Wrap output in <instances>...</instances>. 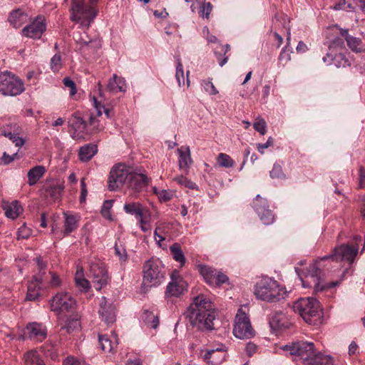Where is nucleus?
Masks as SVG:
<instances>
[{
    "label": "nucleus",
    "instance_id": "7c9ffc66",
    "mask_svg": "<svg viewBox=\"0 0 365 365\" xmlns=\"http://www.w3.org/2000/svg\"><path fill=\"white\" fill-rule=\"evenodd\" d=\"M46 168L43 165H36L28 172V184L30 186L34 185L43 176Z\"/></svg>",
    "mask_w": 365,
    "mask_h": 365
},
{
    "label": "nucleus",
    "instance_id": "58836bf2",
    "mask_svg": "<svg viewBox=\"0 0 365 365\" xmlns=\"http://www.w3.org/2000/svg\"><path fill=\"white\" fill-rule=\"evenodd\" d=\"M24 365H46L43 360L35 350H31L24 355Z\"/></svg>",
    "mask_w": 365,
    "mask_h": 365
},
{
    "label": "nucleus",
    "instance_id": "8fccbe9b",
    "mask_svg": "<svg viewBox=\"0 0 365 365\" xmlns=\"http://www.w3.org/2000/svg\"><path fill=\"white\" fill-rule=\"evenodd\" d=\"M255 130L259 132L261 135H264L267 132V123L262 118L256 119L253 124Z\"/></svg>",
    "mask_w": 365,
    "mask_h": 365
},
{
    "label": "nucleus",
    "instance_id": "ea45409f",
    "mask_svg": "<svg viewBox=\"0 0 365 365\" xmlns=\"http://www.w3.org/2000/svg\"><path fill=\"white\" fill-rule=\"evenodd\" d=\"M287 44L285 47L282 50L279 56V61L282 63V65H285L287 62H289L291 60V51L288 49V48L290 46V41H291V32H290V27L288 26L287 28Z\"/></svg>",
    "mask_w": 365,
    "mask_h": 365
},
{
    "label": "nucleus",
    "instance_id": "4468645a",
    "mask_svg": "<svg viewBox=\"0 0 365 365\" xmlns=\"http://www.w3.org/2000/svg\"><path fill=\"white\" fill-rule=\"evenodd\" d=\"M39 272L35 275L33 279L29 282L28 285V291L26 297V299L29 301H34L40 296L41 285L43 282V278L45 275V269L46 264L43 262L41 257L36 258Z\"/></svg>",
    "mask_w": 365,
    "mask_h": 365
},
{
    "label": "nucleus",
    "instance_id": "c9c22d12",
    "mask_svg": "<svg viewBox=\"0 0 365 365\" xmlns=\"http://www.w3.org/2000/svg\"><path fill=\"white\" fill-rule=\"evenodd\" d=\"M4 210H5L6 216L11 219H16L22 212V207L16 200L6 204L4 206Z\"/></svg>",
    "mask_w": 365,
    "mask_h": 365
},
{
    "label": "nucleus",
    "instance_id": "37998d69",
    "mask_svg": "<svg viewBox=\"0 0 365 365\" xmlns=\"http://www.w3.org/2000/svg\"><path fill=\"white\" fill-rule=\"evenodd\" d=\"M170 250L174 259L179 262L180 263V266L182 267L185 263V257L180 246L178 244L175 243L170 247Z\"/></svg>",
    "mask_w": 365,
    "mask_h": 365
},
{
    "label": "nucleus",
    "instance_id": "b1692460",
    "mask_svg": "<svg viewBox=\"0 0 365 365\" xmlns=\"http://www.w3.org/2000/svg\"><path fill=\"white\" fill-rule=\"evenodd\" d=\"M215 309H211L210 312H200V320L203 324V326H200L195 324L192 320H190V324L195 327L199 330H212L213 329V321L215 319Z\"/></svg>",
    "mask_w": 365,
    "mask_h": 365
},
{
    "label": "nucleus",
    "instance_id": "a211bd4d",
    "mask_svg": "<svg viewBox=\"0 0 365 365\" xmlns=\"http://www.w3.org/2000/svg\"><path fill=\"white\" fill-rule=\"evenodd\" d=\"M253 207L263 224L269 225L274 222V216L272 212L268 208L266 199L257 195L253 200Z\"/></svg>",
    "mask_w": 365,
    "mask_h": 365
},
{
    "label": "nucleus",
    "instance_id": "338daca9",
    "mask_svg": "<svg viewBox=\"0 0 365 365\" xmlns=\"http://www.w3.org/2000/svg\"><path fill=\"white\" fill-rule=\"evenodd\" d=\"M81 193L80 197V202H83L86 200V197L87 195V190H86V185L85 182V179L83 178L81 180Z\"/></svg>",
    "mask_w": 365,
    "mask_h": 365
},
{
    "label": "nucleus",
    "instance_id": "f704fd0d",
    "mask_svg": "<svg viewBox=\"0 0 365 365\" xmlns=\"http://www.w3.org/2000/svg\"><path fill=\"white\" fill-rule=\"evenodd\" d=\"M63 215L65 217L64 234L68 235L78 227L79 218L76 215H69L67 212H64Z\"/></svg>",
    "mask_w": 365,
    "mask_h": 365
},
{
    "label": "nucleus",
    "instance_id": "bf43d9fd",
    "mask_svg": "<svg viewBox=\"0 0 365 365\" xmlns=\"http://www.w3.org/2000/svg\"><path fill=\"white\" fill-rule=\"evenodd\" d=\"M63 81L64 86L70 88L71 96L75 95L76 93V87L74 81L71 80L69 77L65 78Z\"/></svg>",
    "mask_w": 365,
    "mask_h": 365
},
{
    "label": "nucleus",
    "instance_id": "20e7f679",
    "mask_svg": "<svg viewBox=\"0 0 365 365\" xmlns=\"http://www.w3.org/2000/svg\"><path fill=\"white\" fill-rule=\"evenodd\" d=\"M163 267L157 259H150L143 266L142 289L144 292L148 288L158 286L164 279Z\"/></svg>",
    "mask_w": 365,
    "mask_h": 365
},
{
    "label": "nucleus",
    "instance_id": "a19ab883",
    "mask_svg": "<svg viewBox=\"0 0 365 365\" xmlns=\"http://www.w3.org/2000/svg\"><path fill=\"white\" fill-rule=\"evenodd\" d=\"M143 319L145 324L154 329L159 325V317L152 312L145 311L143 315Z\"/></svg>",
    "mask_w": 365,
    "mask_h": 365
},
{
    "label": "nucleus",
    "instance_id": "dca6fc26",
    "mask_svg": "<svg viewBox=\"0 0 365 365\" xmlns=\"http://www.w3.org/2000/svg\"><path fill=\"white\" fill-rule=\"evenodd\" d=\"M187 282L181 277L180 272L175 269L170 274V281L167 286L165 296L178 297L187 290Z\"/></svg>",
    "mask_w": 365,
    "mask_h": 365
},
{
    "label": "nucleus",
    "instance_id": "5701e85b",
    "mask_svg": "<svg viewBox=\"0 0 365 365\" xmlns=\"http://www.w3.org/2000/svg\"><path fill=\"white\" fill-rule=\"evenodd\" d=\"M31 19L29 14L22 9L13 10L9 16V22L14 28H19Z\"/></svg>",
    "mask_w": 365,
    "mask_h": 365
},
{
    "label": "nucleus",
    "instance_id": "4d7b16f0",
    "mask_svg": "<svg viewBox=\"0 0 365 365\" xmlns=\"http://www.w3.org/2000/svg\"><path fill=\"white\" fill-rule=\"evenodd\" d=\"M202 85L205 91L210 95H216L218 93V91L210 81H203Z\"/></svg>",
    "mask_w": 365,
    "mask_h": 365
},
{
    "label": "nucleus",
    "instance_id": "2eb2a0df",
    "mask_svg": "<svg viewBox=\"0 0 365 365\" xmlns=\"http://www.w3.org/2000/svg\"><path fill=\"white\" fill-rule=\"evenodd\" d=\"M71 138L77 141L87 139L88 128L87 121L77 113L71 115L68 120Z\"/></svg>",
    "mask_w": 365,
    "mask_h": 365
},
{
    "label": "nucleus",
    "instance_id": "1a4fd4ad",
    "mask_svg": "<svg viewBox=\"0 0 365 365\" xmlns=\"http://www.w3.org/2000/svg\"><path fill=\"white\" fill-rule=\"evenodd\" d=\"M132 168L123 163L115 165L108 177V189L115 191L127 185Z\"/></svg>",
    "mask_w": 365,
    "mask_h": 365
},
{
    "label": "nucleus",
    "instance_id": "c03bdc74",
    "mask_svg": "<svg viewBox=\"0 0 365 365\" xmlns=\"http://www.w3.org/2000/svg\"><path fill=\"white\" fill-rule=\"evenodd\" d=\"M59 324L61 326V329L66 333H71L80 327V322L73 319H68L64 324L60 322Z\"/></svg>",
    "mask_w": 365,
    "mask_h": 365
},
{
    "label": "nucleus",
    "instance_id": "0e129e2a",
    "mask_svg": "<svg viewBox=\"0 0 365 365\" xmlns=\"http://www.w3.org/2000/svg\"><path fill=\"white\" fill-rule=\"evenodd\" d=\"M273 143H274V140H273V138L269 137L267 142L265 143H259L257 145V150L258 151L261 153V154H264V150L266 149V148H268L269 147L273 145Z\"/></svg>",
    "mask_w": 365,
    "mask_h": 365
},
{
    "label": "nucleus",
    "instance_id": "680f3d73",
    "mask_svg": "<svg viewBox=\"0 0 365 365\" xmlns=\"http://www.w3.org/2000/svg\"><path fill=\"white\" fill-rule=\"evenodd\" d=\"M224 351L222 348H217L216 349H209L206 351V353L204 355V359L207 361V363H210L212 364H214L215 363V361H211V358L212 357V355L215 354L217 351Z\"/></svg>",
    "mask_w": 365,
    "mask_h": 365
},
{
    "label": "nucleus",
    "instance_id": "c756f323",
    "mask_svg": "<svg viewBox=\"0 0 365 365\" xmlns=\"http://www.w3.org/2000/svg\"><path fill=\"white\" fill-rule=\"evenodd\" d=\"M98 152L96 144L88 143L80 148L79 159L83 162L89 161Z\"/></svg>",
    "mask_w": 365,
    "mask_h": 365
},
{
    "label": "nucleus",
    "instance_id": "412c9836",
    "mask_svg": "<svg viewBox=\"0 0 365 365\" xmlns=\"http://www.w3.org/2000/svg\"><path fill=\"white\" fill-rule=\"evenodd\" d=\"M99 314L103 321L107 324H113L115 321V307L109 304L105 297H102L99 303Z\"/></svg>",
    "mask_w": 365,
    "mask_h": 365
},
{
    "label": "nucleus",
    "instance_id": "49530a36",
    "mask_svg": "<svg viewBox=\"0 0 365 365\" xmlns=\"http://www.w3.org/2000/svg\"><path fill=\"white\" fill-rule=\"evenodd\" d=\"M332 63L338 68L349 66L351 65L350 61L343 53L336 54L333 58Z\"/></svg>",
    "mask_w": 365,
    "mask_h": 365
},
{
    "label": "nucleus",
    "instance_id": "f8f14e48",
    "mask_svg": "<svg viewBox=\"0 0 365 365\" xmlns=\"http://www.w3.org/2000/svg\"><path fill=\"white\" fill-rule=\"evenodd\" d=\"M24 90L23 82L10 72L0 74V93L4 96H16Z\"/></svg>",
    "mask_w": 365,
    "mask_h": 365
},
{
    "label": "nucleus",
    "instance_id": "393cba45",
    "mask_svg": "<svg viewBox=\"0 0 365 365\" xmlns=\"http://www.w3.org/2000/svg\"><path fill=\"white\" fill-rule=\"evenodd\" d=\"M339 32L341 36L345 38L348 47L352 51L355 53L364 51L362 48L363 43L361 38L350 36L348 29H339Z\"/></svg>",
    "mask_w": 365,
    "mask_h": 365
},
{
    "label": "nucleus",
    "instance_id": "de8ad7c7",
    "mask_svg": "<svg viewBox=\"0 0 365 365\" xmlns=\"http://www.w3.org/2000/svg\"><path fill=\"white\" fill-rule=\"evenodd\" d=\"M212 9V4L210 2L204 1L200 6L199 14L201 17L208 19Z\"/></svg>",
    "mask_w": 365,
    "mask_h": 365
},
{
    "label": "nucleus",
    "instance_id": "a18cd8bd",
    "mask_svg": "<svg viewBox=\"0 0 365 365\" xmlns=\"http://www.w3.org/2000/svg\"><path fill=\"white\" fill-rule=\"evenodd\" d=\"M173 180L176 182L178 184L180 185H183L185 187L192 189V190H197L198 186L196 185V183L193 182L190 180L187 179V178L184 177L183 175H177L173 178Z\"/></svg>",
    "mask_w": 365,
    "mask_h": 365
},
{
    "label": "nucleus",
    "instance_id": "ddd939ff",
    "mask_svg": "<svg viewBox=\"0 0 365 365\" xmlns=\"http://www.w3.org/2000/svg\"><path fill=\"white\" fill-rule=\"evenodd\" d=\"M89 273L93 279V282L94 283V287L96 290H101L109 281L106 266L99 259L93 258L91 259Z\"/></svg>",
    "mask_w": 365,
    "mask_h": 365
},
{
    "label": "nucleus",
    "instance_id": "aec40b11",
    "mask_svg": "<svg viewBox=\"0 0 365 365\" xmlns=\"http://www.w3.org/2000/svg\"><path fill=\"white\" fill-rule=\"evenodd\" d=\"M26 331L29 338L36 341H42L47 335L46 327L41 323H29L26 327Z\"/></svg>",
    "mask_w": 365,
    "mask_h": 365
},
{
    "label": "nucleus",
    "instance_id": "9b49d317",
    "mask_svg": "<svg viewBox=\"0 0 365 365\" xmlns=\"http://www.w3.org/2000/svg\"><path fill=\"white\" fill-rule=\"evenodd\" d=\"M233 334L241 339H250L255 336V330L250 319L242 307L238 309L235 316Z\"/></svg>",
    "mask_w": 365,
    "mask_h": 365
},
{
    "label": "nucleus",
    "instance_id": "69168bd1",
    "mask_svg": "<svg viewBox=\"0 0 365 365\" xmlns=\"http://www.w3.org/2000/svg\"><path fill=\"white\" fill-rule=\"evenodd\" d=\"M257 350V346L253 342H248L245 347V351L249 356H252L256 353Z\"/></svg>",
    "mask_w": 365,
    "mask_h": 365
},
{
    "label": "nucleus",
    "instance_id": "e2e57ef3",
    "mask_svg": "<svg viewBox=\"0 0 365 365\" xmlns=\"http://www.w3.org/2000/svg\"><path fill=\"white\" fill-rule=\"evenodd\" d=\"M63 365H86L84 361H81L73 356H68L63 361Z\"/></svg>",
    "mask_w": 365,
    "mask_h": 365
},
{
    "label": "nucleus",
    "instance_id": "7ed1b4c3",
    "mask_svg": "<svg viewBox=\"0 0 365 365\" xmlns=\"http://www.w3.org/2000/svg\"><path fill=\"white\" fill-rule=\"evenodd\" d=\"M255 294L258 299L267 302H277L287 295L285 289L269 277H263L256 284Z\"/></svg>",
    "mask_w": 365,
    "mask_h": 365
},
{
    "label": "nucleus",
    "instance_id": "4be33fe9",
    "mask_svg": "<svg viewBox=\"0 0 365 365\" xmlns=\"http://www.w3.org/2000/svg\"><path fill=\"white\" fill-rule=\"evenodd\" d=\"M148 183V178L144 174L137 173L132 170L126 186L135 192H140Z\"/></svg>",
    "mask_w": 365,
    "mask_h": 365
},
{
    "label": "nucleus",
    "instance_id": "864d4df0",
    "mask_svg": "<svg viewBox=\"0 0 365 365\" xmlns=\"http://www.w3.org/2000/svg\"><path fill=\"white\" fill-rule=\"evenodd\" d=\"M51 279L49 281V287L51 288H58L62 284V280L59 275L56 272H50Z\"/></svg>",
    "mask_w": 365,
    "mask_h": 365
},
{
    "label": "nucleus",
    "instance_id": "f03ea898",
    "mask_svg": "<svg viewBox=\"0 0 365 365\" xmlns=\"http://www.w3.org/2000/svg\"><path fill=\"white\" fill-rule=\"evenodd\" d=\"M293 309L304 321L311 325L321 323L322 309L319 302L313 297L301 298L293 304Z\"/></svg>",
    "mask_w": 365,
    "mask_h": 365
},
{
    "label": "nucleus",
    "instance_id": "e433bc0d",
    "mask_svg": "<svg viewBox=\"0 0 365 365\" xmlns=\"http://www.w3.org/2000/svg\"><path fill=\"white\" fill-rule=\"evenodd\" d=\"M147 208V207L143 205L139 202L125 203L123 206L124 211L127 214L135 215V218L140 215V214Z\"/></svg>",
    "mask_w": 365,
    "mask_h": 365
},
{
    "label": "nucleus",
    "instance_id": "f257e3e1",
    "mask_svg": "<svg viewBox=\"0 0 365 365\" xmlns=\"http://www.w3.org/2000/svg\"><path fill=\"white\" fill-rule=\"evenodd\" d=\"M360 237H356L351 244L341 245L336 247L331 254L326 255L316 260L309 266L304 279L301 278L303 287H313L315 292H322L327 289L334 287L339 284V281L325 283L324 282V273L322 269L327 261L347 262L351 264L358 253V242L361 241Z\"/></svg>",
    "mask_w": 365,
    "mask_h": 365
},
{
    "label": "nucleus",
    "instance_id": "6e6d98bb",
    "mask_svg": "<svg viewBox=\"0 0 365 365\" xmlns=\"http://www.w3.org/2000/svg\"><path fill=\"white\" fill-rule=\"evenodd\" d=\"M112 207V202L110 200H106L103 202V205L101 208V215L108 220H111V215L110 210Z\"/></svg>",
    "mask_w": 365,
    "mask_h": 365
},
{
    "label": "nucleus",
    "instance_id": "603ef678",
    "mask_svg": "<svg viewBox=\"0 0 365 365\" xmlns=\"http://www.w3.org/2000/svg\"><path fill=\"white\" fill-rule=\"evenodd\" d=\"M51 68L53 72H58L61 68V57L59 54H55L51 59Z\"/></svg>",
    "mask_w": 365,
    "mask_h": 365
},
{
    "label": "nucleus",
    "instance_id": "79ce46f5",
    "mask_svg": "<svg viewBox=\"0 0 365 365\" xmlns=\"http://www.w3.org/2000/svg\"><path fill=\"white\" fill-rule=\"evenodd\" d=\"M217 165L221 168H231L235 165V161L227 154L220 153L216 158Z\"/></svg>",
    "mask_w": 365,
    "mask_h": 365
},
{
    "label": "nucleus",
    "instance_id": "a878e982",
    "mask_svg": "<svg viewBox=\"0 0 365 365\" xmlns=\"http://www.w3.org/2000/svg\"><path fill=\"white\" fill-rule=\"evenodd\" d=\"M270 326L274 329H286L292 326L291 322L283 312H276L272 314L270 321Z\"/></svg>",
    "mask_w": 365,
    "mask_h": 365
},
{
    "label": "nucleus",
    "instance_id": "f3484780",
    "mask_svg": "<svg viewBox=\"0 0 365 365\" xmlns=\"http://www.w3.org/2000/svg\"><path fill=\"white\" fill-rule=\"evenodd\" d=\"M46 29V24L45 18L40 15L36 16L30 24L25 26L21 30V34L27 38L38 39L45 32Z\"/></svg>",
    "mask_w": 365,
    "mask_h": 365
},
{
    "label": "nucleus",
    "instance_id": "bb28decb",
    "mask_svg": "<svg viewBox=\"0 0 365 365\" xmlns=\"http://www.w3.org/2000/svg\"><path fill=\"white\" fill-rule=\"evenodd\" d=\"M178 153L179 155V168L183 170L185 173H187L192 163L190 148L188 146H182L178 149Z\"/></svg>",
    "mask_w": 365,
    "mask_h": 365
},
{
    "label": "nucleus",
    "instance_id": "3c124183",
    "mask_svg": "<svg viewBox=\"0 0 365 365\" xmlns=\"http://www.w3.org/2000/svg\"><path fill=\"white\" fill-rule=\"evenodd\" d=\"M32 234L31 230L26 227V225H23L18 230L17 239H28Z\"/></svg>",
    "mask_w": 365,
    "mask_h": 365
},
{
    "label": "nucleus",
    "instance_id": "9d476101",
    "mask_svg": "<svg viewBox=\"0 0 365 365\" xmlns=\"http://www.w3.org/2000/svg\"><path fill=\"white\" fill-rule=\"evenodd\" d=\"M213 305L211 300L202 294H200L193 298V302L187 309V317L190 320H192L195 324L203 326L200 322V312H210L213 309Z\"/></svg>",
    "mask_w": 365,
    "mask_h": 365
},
{
    "label": "nucleus",
    "instance_id": "c85d7f7f",
    "mask_svg": "<svg viewBox=\"0 0 365 365\" xmlns=\"http://www.w3.org/2000/svg\"><path fill=\"white\" fill-rule=\"evenodd\" d=\"M197 270L199 271L200 274L202 275L206 283H207L210 285L215 284V282L216 281V275L218 271L205 264L197 265Z\"/></svg>",
    "mask_w": 365,
    "mask_h": 365
},
{
    "label": "nucleus",
    "instance_id": "72a5a7b5",
    "mask_svg": "<svg viewBox=\"0 0 365 365\" xmlns=\"http://www.w3.org/2000/svg\"><path fill=\"white\" fill-rule=\"evenodd\" d=\"M64 187L63 183L50 185L45 189V195L53 200H58L61 197Z\"/></svg>",
    "mask_w": 365,
    "mask_h": 365
},
{
    "label": "nucleus",
    "instance_id": "2f4dec72",
    "mask_svg": "<svg viewBox=\"0 0 365 365\" xmlns=\"http://www.w3.org/2000/svg\"><path fill=\"white\" fill-rule=\"evenodd\" d=\"M309 359L311 365H333V359L331 356L324 355L319 351H314ZM302 365H307V364L303 363Z\"/></svg>",
    "mask_w": 365,
    "mask_h": 365
},
{
    "label": "nucleus",
    "instance_id": "774afa93",
    "mask_svg": "<svg viewBox=\"0 0 365 365\" xmlns=\"http://www.w3.org/2000/svg\"><path fill=\"white\" fill-rule=\"evenodd\" d=\"M115 255H118L120 259H122V260L126 259V257H127L126 252L123 248H122L120 250L117 245H115Z\"/></svg>",
    "mask_w": 365,
    "mask_h": 365
},
{
    "label": "nucleus",
    "instance_id": "052dcab7",
    "mask_svg": "<svg viewBox=\"0 0 365 365\" xmlns=\"http://www.w3.org/2000/svg\"><path fill=\"white\" fill-rule=\"evenodd\" d=\"M215 279L216 281L215 282L214 286L216 287H220L222 284L227 282L229 280L227 275L219 271L217 272Z\"/></svg>",
    "mask_w": 365,
    "mask_h": 365
},
{
    "label": "nucleus",
    "instance_id": "cd10ccee",
    "mask_svg": "<svg viewBox=\"0 0 365 365\" xmlns=\"http://www.w3.org/2000/svg\"><path fill=\"white\" fill-rule=\"evenodd\" d=\"M106 89L113 93L124 92L125 91V80L116 74H113V77L108 80Z\"/></svg>",
    "mask_w": 365,
    "mask_h": 365
},
{
    "label": "nucleus",
    "instance_id": "473e14b6",
    "mask_svg": "<svg viewBox=\"0 0 365 365\" xmlns=\"http://www.w3.org/2000/svg\"><path fill=\"white\" fill-rule=\"evenodd\" d=\"M140 228L143 232H147L152 229L151 212L148 208L145 210L137 218Z\"/></svg>",
    "mask_w": 365,
    "mask_h": 365
},
{
    "label": "nucleus",
    "instance_id": "5fc2aeb1",
    "mask_svg": "<svg viewBox=\"0 0 365 365\" xmlns=\"http://www.w3.org/2000/svg\"><path fill=\"white\" fill-rule=\"evenodd\" d=\"M270 177L274 178H284L285 177L283 173L282 167L279 165H274L272 170L269 172Z\"/></svg>",
    "mask_w": 365,
    "mask_h": 365
},
{
    "label": "nucleus",
    "instance_id": "0eeeda50",
    "mask_svg": "<svg viewBox=\"0 0 365 365\" xmlns=\"http://www.w3.org/2000/svg\"><path fill=\"white\" fill-rule=\"evenodd\" d=\"M49 304L51 311L60 318L65 314L73 312L76 302L70 293L60 292L51 299Z\"/></svg>",
    "mask_w": 365,
    "mask_h": 365
},
{
    "label": "nucleus",
    "instance_id": "39448f33",
    "mask_svg": "<svg viewBox=\"0 0 365 365\" xmlns=\"http://www.w3.org/2000/svg\"><path fill=\"white\" fill-rule=\"evenodd\" d=\"M70 12L71 21L84 28H88L91 21L96 18L98 9L95 5H87L83 1L71 3Z\"/></svg>",
    "mask_w": 365,
    "mask_h": 365
},
{
    "label": "nucleus",
    "instance_id": "13d9d810",
    "mask_svg": "<svg viewBox=\"0 0 365 365\" xmlns=\"http://www.w3.org/2000/svg\"><path fill=\"white\" fill-rule=\"evenodd\" d=\"M76 287L79 288L81 292H87L91 289L90 282L85 277L76 282Z\"/></svg>",
    "mask_w": 365,
    "mask_h": 365
},
{
    "label": "nucleus",
    "instance_id": "6ab92c4d",
    "mask_svg": "<svg viewBox=\"0 0 365 365\" xmlns=\"http://www.w3.org/2000/svg\"><path fill=\"white\" fill-rule=\"evenodd\" d=\"M21 131V128L16 123L0 125V136L4 135L9 138L17 147H21L25 143V140L19 136Z\"/></svg>",
    "mask_w": 365,
    "mask_h": 365
},
{
    "label": "nucleus",
    "instance_id": "09e8293b",
    "mask_svg": "<svg viewBox=\"0 0 365 365\" xmlns=\"http://www.w3.org/2000/svg\"><path fill=\"white\" fill-rule=\"evenodd\" d=\"M176 62H177V65H176L175 78H176V80H177L179 86H181V84H184V83H185L182 65L180 59L179 58H177Z\"/></svg>",
    "mask_w": 365,
    "mask_h": 365
},
{
    "label": "nucleus",
    "instance_id": "4c0bfd02",
    "mask_svg": "<svg viewBox=\"0 0 365 365\" xmlns=\"http://www.w3.org/2000/svg\"><path fill=\"white\" fill-rule=\"evenodd\" d=\"M114 339H115V343H113L111 340L106 335H98V341L101 349L105 352L112 351L117 346L118 340L115 334H113Z\"/></svg>",
    "mask_w": 365,
    "mask_h": 365
},
{
    "label": "nucleus",
    "instance_id": "6e6552de",
    "mask_svg": "<svg viewBox=\"0 0 365 365\" xmlns=\"http://www.w3.org/2000/svg\"><path fill=\"white\" fill-rule=\"evenodd\" d=\"M282 350L294 356L295 360H300L307 365H311L309 358L316 351L314 344L308 341L293 342L284 346Z\"/></svg>",
    "mask_w": 365,
    "mask_h": 365
},
{
    "label": "nucleus",
    "instance_id": "423d86ee",
    "mask_svg": "<svg viewBox=\"0 0 365 365\" xmlns=\"http://www.w3.org/2000/svg\"><path fill=\"white\" fill-rule=\"evenodd\" d=\"M93 106L96 110V114L91 113L87 121L88 128V136L98 133L103 131L106 126V122L102 118L103 113H105L106 118H111L113 116L112 109L106 108L103 104L98 101L96 97H93Z\"/></svg>",
    "mask_w": 365,
    "mask_h": 365
}]
</instances>
